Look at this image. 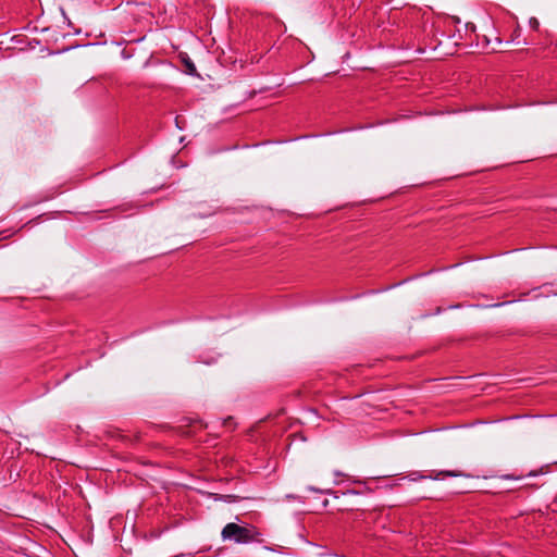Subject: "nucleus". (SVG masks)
<instances>
[{"mask_svg":"<svg viewBox=\"0 0 557 557\" xmlns=\"http://www.w3.org/2000/svg\"><path fill=\"white\" fill-rule=\"evenodd\" d=\"M221 535L223 540H231L238 544H247L258 541L260 533L255 527H244L231 522L223 528Z\"/></svg>","mask_w":557,"mask_h":557,"instance_id":"1","label":"nucleus"},{"mask_svg":"<svg viewBox=\"0 0 557 557\" xmlns=\"http://www.w3.org/2000/svg\"><path fill=\"white\" fill-rule=\"evenodd\" d=\"M463 473L461 471H458V470H451V471H440V472H436L432 478L434 480H442L446 476H450V478H457V476H462Z\"/></svg>","mask_w":557,"mask_h":557,"instance_id":"2","label":"nucleus"},{"mask_svg":"<svg viewBox=\"0 0 557 557\" xmlns=\"http://www.w3.org/2000/svg\"><path fill=\"white\" fill-rule=\"evenodd\" d=\"M186 67H187L188 72H189L190 74L195 73V71H196L195 65H194V64H193V62H190V61H187V62H186Z\"/></svg>","mask_w":557,"mask_h":557,"instance_id":"3","label":"nucleus"},{"mask_svg":"<svg viewBox=\"0 0 557 557\" xmlns=\"http://www.w3.org/2000/svg\"><path fill=\"white\" fill-rule=\"evenodd\" d=\"M530 26L533 28V29H536L539 27V21L534 17H532L530 20Z\"/></svg>","mask_w":557,"mask_h":557,"instance_id":"4","label":"nucleus"}]
</instances>
